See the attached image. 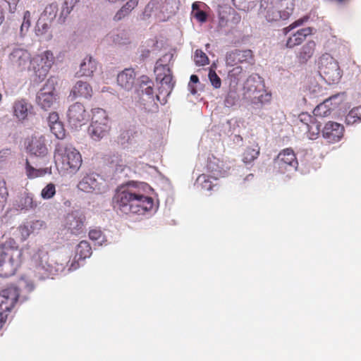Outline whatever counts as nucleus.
Returning a JSON list of instances; mask_svg holds the SVG:
<instances>
[{"label": "nucleus", "instance_id": "obj_1", "mask_svg": "<svg viewBox=\"0 0 361 361\" xmlns=\"http://www.w3.org/2000/svg\"><path fill=\"white\" fill-rule=\"evenodd\" d=\"M112 206L118 213L140 215L153 209L154 200L146 195L138 185L129 183L116 189Z\"/></svg>", "mask_w": 361, "mask_h": 361}, {"label": "nucleus", "instance_id": "obj_2", "mask_svg": "<svg viewBox=\"0 0 361 361\" xmlns=\"http://www.w3.org/2000/svg\"><path fill=\"white\" fill-rule=\"evenodd\" d=\"M56 164L61 170L68 173H75L82 164V157L80 152L71 145L63 141L56 144L54 150Z\"/></svg>", "mask_w": 361, "mask_h": 361}, {"label": "nucleus", "instance_id": "obj_3", "mask_svg": "<svg viewBox=\"0 0 361 361\" xmlns=\"http://www.w3.org/2000/svg\"><path fill=\"white\" fill-rule=\"evenodd\" d=\"M173 56L172 54H166L161 59H159L154 68V73L157 80H160L161 85L159 87V93L156 95L157 101L166 102L173 88L174 82L173 76L169 64H163V62L172 60Z\"/></svg>", "mask_w": 361, "mask_h": 361}, {"label": "nucleus", "instance_id": "obj_4", "mask_svg": "<svg viewBox=\"0 0 361 361\" xmlns=\"http://www.w3.org/2000/svg\"><path fill=\"white\" fill-rule=\"evenodd\" d=\"M54 61V54L49 50L44 51L31 59L30 67L34 72L33 80L35 82H41L46 78Z\"/></svg>", "mask_w": 361, "mask_h": 361}, {"label": "nucleus", "instance_id": "obj_5", "mask_svg": "<svg viewBox=\"0 0 361 361\" xmlns=\"http://www.w3.org/2000/svg\"><path fill=\"white\" fill-rule=\"evenodd\" d=\"M319 73L329 84L339 82L341 78V71L338 63L330 54H325L319 59Z\"/></svg>", "mask_w": 361, "mask_h": 361}, {"label": "nucleus", "instance_id": "obj_6", "mask_svg": "<svg viewBox=\"0 0 361 361\" xmlns=\"http://www.w3.org/2000/svg\"><path fill=\"white\" fill-rule=\"evenodd\" d=\"M1 276L8 277L15 274L20 263L21 251L13 247H1Z\"/></svg>", "mask_w": 361, "mask_h": 361}, {"label": "nucleus", "instance_id": "obj_7", "mask_svg": "<svg viewBox=\"0 0 361 361\" xmlns=\"http://www.w3.org/2000/svg\"><path fill=\"white\" fill-rule=\"evenodd\" d=\"M59 99L53 80L49 79L37 94V104L43 110L50 109Z\"/></svg>", "mask_w": 361, "mask_h": 361}, {"label": "nucleus", "instance_id": "obj_8", "mask_svg": "<svg viewBox=\"0 0 361 361\" xmlns=\"http://www.w3.org/2000/svg\"><path fill=\"white\" fill-rule=\"evenodd\" d=\"M296 125L310 140L316 139L320 133L321 125L314 116L307 113L299 114Z\"/></svg>", "mask_w": 361, "mask_h": 361}, {"label": "nucleus", "instance_id": "obj_9", "mask_svg": "<svg viewBox=\"0 0 361 361\" xmlns=\"http://www.w3.org/2000/svg\"><path fill=\"white\" fill-rule=\"evenodd\" d=\"M20 296V290L15 286H11L1 290V324L8 319L7 312H11L14 307Z\"/></svg>", "mask_w": 361, "mask_h": 361}, {"label": "nucleus", "instance_id": "obj_10", "mask_svg": "<svg viewBox=\"0 0 361 361\" xmlns=\"http://www.w3.org/2000/svg\"><path fill=\"white\" fill-rule=\"evenodd\" d=\"M67 116L70 126L75 129L85 125L89 118L85 106L79 102H76L69 107Z\"/></svg>", "mask_w": 361, "mask_h": 361}, {"label": "nucleus", "instance_id": "obj_11", "mask_svg": "<svg viewBox=\"0 0 361 361\" xmlns=\"http://www.w3.org/2000/svg\"><path fill=\"white\" fill-rule=\"evenodd\" d=\"M274 165L281 173L289 169H297L298 162L294 151L290 148L282 150L275 159Z\"/></svg>", "mask_w": 361, "mask_h": 361}, {"label": "nucleus", "instance_id": "obj_12", "mask_svg": "<svg viewBox=\"0 0 361 361\" xmlns=\"http://www.w3.org/2000/svg\"><path fill=\"white\" fill-rule=\"evenodd\" d=\"M85 214L80 211H72L65 219V227L73 235H79L83 232L85 221Z\"/></svg>", "mask_w": 361, "mask_h": 361}, {"label": "nucleus", "instance_id": "obj_13", "mask_svg": "<svg viewBox=\"0 0 361 361\" xmlns=\"http://www.w3.org/2000/svg\"><path fill=\"white\" fill-rule=\"evenodd\" d=\"M275 0H261L259 14L268 22H275L282 20V13L274 4Z\"/></svg>", "mask_w": 361, "mask_h": 361}, {"label": "nucleus", "instance_id": "obj_14", "mask_svg": "<svg viewBox=\"0 0 361 361\" xmlns=\"http://www.w3.org/2000/svg\"><path fill=\"white\" fill-rule=\"evenodd\" d=\"M26 149L32 155L39 157H45L49 151L45 136L42 135L32 136L26 146Z\"/></svg>", "mask_w": 361, "mask_h": 361}, {"label": "nucleus", "instance_id": "obj_15", "mask_svg": "<svg viewBox=\"0 0 361 361\" xmlns=\"http://www.w3.org/2000/svg\"><path fill=\"white\" fill-rule=\"evenodd\" d=\"M245 94L252 103H255L257 100V96L261 94L262 91H265L264 82L259 76H250L245 82Z\"/></svg>", "mask_w": 361, "mask_h": 361}, {"label": "nucleus", "instance_id": "obj_16", "mask_svg": "<svg viewBox=\"0 0 361 361\" xmlns=\"http://www.w3.org/2000/svg\"><path fill=\"white\" fill-rule=\"evenodd\" d=\"M344 127L343 125L329 121L323 128V137L328 140L329 142L334 143L340 141L343 136Z\"/></svg>", "mask_w": 361, "mask_h": 361}, {"label": "nucleus", "instance_id": "obj_17", "mask_svg": "<svg viewBox=\"0 0 361 361\" xmlns=\"http://www.w3.org/2000/svg\"><path fill=\"white\" fill-rule=\"evenodd\" d=\"M9 61L18 71H23L30 63V54L25 49H16L10 54Z\"/></svg>", "mask_w": 361, "mask_h": 361}, {"label": "nucleus", "instance_id": "obj_18", "mask_svg": "<svg viewBox=\"0 0 361 361\" xmlns=\"http://www.w3.org/2000/svg\"><path fill=\"white\" fill-rule=\"evenodd\" d=\"M337 99L338 96L334 95L330 97L329 98L324 100L322 103L317 105L313 111L314 117L329 116L331 112L338 106L339 103L334 102Z\"/></svg>", "mask_w": 361, "mask_h": 361}, {"label": "nucleus", "instance_id": "obj_19", "mask_svg": "<svg viewBox=\"0 0 361 361\" xmlns=\"http://www.w3.org/2000/svg\"><path fill=\"white\" fill-rule=\"evenodd\" d=\"M313 28L307 27L300 29L290 35L286 40V47L288 49H293L294 47L300 45L307 38V37L312 35Z\"/></svg>", "mask_w": 361, "mask_h": 361}, {"label": "nucleus", "instance_id": "obj_20", "mask_svg": "<svg viewBox=\"0 0 361 361\" xmlns=\"http://www.w3.org/2000/svg\"><path fill=\"white\" fill-rule=\"evenodd\" d=\"M110 129L109 123H97L92 121L88 128V133L92 140L99 141L108 135Z\"/></svg>", "mask_w": 361, "mask_h": 361}, {"label": "nucleus", "instance_id": "obj_21", "mask_svg": "<svg viewBox=\"0 0 361 361\" xmlns=\"http://www.w3.org/2000/svg\"><path fill=\"white\" fill-rule=\"evenodd\" d=\"M153 86L154 83L152 80L149 79L147 76H142L140 79V82L139 84L138 89L136 90V93L139 97L144 102L146 99H143L142 97L144 94L147 96L149 100L154 102L153 97Z\"/></svg>", "mask_w": 361, "mask_h": 361}, {"label": "nucleus", "instance_id": "obj_22", "mask_svg": "<svg viewBox=\"0 0 361 361\" xmlns=\"http://www.w3.org/2000/svg\"><path fill=\"white\" fill-rule=\"evenodd\" d=\"M135 79V73L132 68H126L117 76L118 84L125 90L132 89Z\"/></svg>", "mask_w": 361, "mask_h": 361}, {"label": "nucleus", "instance_id": "obj_23", "mask_svg": "<svg viewBox=\"0 0 361 361\" xmlns=\"http://www.w3.org/2000/svg\"><path fill=\"white\" fill-rule=\"evenodd\" d=\"M206 166L207 171L212 173L215 179L221 176L224 172L223 161L213 154L208 157Z\"/></svg>", "mask_w": 361, "mask_h": 361}, {"label": "nucleus", "instance_id": "obj_24", "mask_svg": "<svg viewBox=\"0 0 361 361\" xmlns=\"http://www.w3.org/2000/svg\"><path fill=\"white\" fill-rule=\"evenodd\" d=\"M316 43L313 40L307 42L297 53L296 57L299 63H306L313 56Z\"/></svg>", "mask_w": 361, "mask_h": 361}, {"label": "nucleus", "instance_id": "obj_25", "mask_svg": "<svg viewBox=\"0 0 361 361\" xmlns=\"http://www.w3.org/2000/svg\"><path fill=\"white\" fill-rule=\"evenodd\" d=\"M92 88L88 82L79 80L73 87L71 94L75 98L83 97L87 99L92 97Z\"/></svg>", "mask_w": 361, "mask_h": 361}, {"label": "nucleus", "instance_id": "obj_26", "mask_svg": "<svg viewBox=\"0 0 361 361\" xmlns=\"http://www.w3.org/2000/svg\"><path fill=\"white\" fill-rule=\"evenodd\" d=\"M97 69V62L90 56H87L80 63L78 76L90 77Z\"/></svg>", "mask_w": 361, "mask_h": 361}, {"label": "nucleus", "instance_id": "obj_27", "mask_svg": "<svg viewBox=\"0 0 361 361\" xmlns=\"http://www.w3.org/2000/svg\"><path fill=\"white\" fill-rule=\"evenodd\" d=\"M78 188L85 192H91L94 190H99V183L93 174L84 176L79 182Z\"/></svg>", "mask_w": 361, "mask_h": 361}, {"label": "nucleus", "instance_id": "obj_28", "mask_svg": "<svg viewBox=\"0 0 361 361\" xmlns=\"http://www.w3.org/2000/svg\"><path fill=\"white\" fill-rule=\"evenodd\" d=\"M17 207L20 210L27 211L35 209L37 203L34 200L33 194L25 191L17 204Z\"/></svg>", "mask_w": 361, "mask_h": 361}, {"label": "nucleus", "instance_id": "obj_29", "mask_svg": "<svg viewBox=\"0 0 361 361\" xmlns=\"http://www.w3.org/2000/svg\"><path fill=\"white\" fill-rule=\"evenodd\" d=\"M139 0L128 1L115 14L114 20L119 21L128 16L130 12L138 5Z\"/></svg>", "mask_w": 361, "mask_h": 361}, {"label": "nucleus", "instance_id": "obj_30", "mask_svg": "<svg viewBox=\"0 0 361 361\" xmlns=\"http://www.w3.org/2000/svg\"><path fill=\"white\" fill-rule=\"evenodd\" d=\"M260 152V147L257 142H254L251 146H248L243 154V161L245 163H251L256 159Z\"/></svg>", "mask_w": 361, "mask_h": 361}, {"label": "nucleus", "instance_id": "obj_31", "mask_svg": "<svg viewBox=\"0 0 361 361\" xmlns=\"http://www.w3.org/2000/svg\"><path fill=\"white\" fill-rule=\"evenodd\" d=\"M43 226V221L36 220L26 224L19 226V231L20 233L22 240H26L31 233L34 232L36 228H39Z\"/></svg>", "mask_w": 361, "mask_h": 361}, {"label": "nucleus", "instance_id": "obj_32", "mask_svg": "<svg viewBox=\"0 0 361 361\" xmlns=\"http://www.w3.org/2000/svg\"><path fill=\"white\" fill-rule=\"evenodd\" d=\"M277 6L282 13V20H287L293 12L295 0H280Z\"/></svg>", "mask_w": 361, "mask_h": 361}, {"label": "nucleus", "instance_id": "obj_33", "mask_svg": "<svg viewBox=\"0 0 361 361\" xmlns=\"http://www.w3.org/2000/svg\"><path fill=\"white\" fill-rule=\"evenodd\" d=\"M109 164L116 173H122L127 166V161L121 154H116L110 157Z\"/></svg>", "mask_w": 361, "mask_h": 361}, {"label": "nucleus", "instance_id": "obj_34", "mask_svg": "<svg viewBox=\"0 0 361 361\" xmlns=\"http://www.w3.org/2000/svg\"><path fill=\"white\" fill-rule=\"evenodd\" d=\"M28 104L25 100L21 99L14 104V114L19 120H25L28 114Z\"/></svg>", "mask_w": 361, "mask_h": 361}, {"label": "nucleus", "instance_id": "obj_35", "mask_svg": "<svg viewBox=\"0 0 361 361\" xmlns=\"http://www.w3.org/2000/svg\"><path fill=\"white\" fill-rule=\"evenodd\" d=\"M80 0H65L61 8L59 18L60 23H64L68 16L73 10L74 7L79 3Z\"/></svg>", "mask_w": 361, "mask_h": 361}, {"label": "nucleus", "instance_id": "obj_36", "mask_svg": "<svg viewBox=\"0 0 361 361\" xmlns=\"http://www.w3.org/2000/svg\"><path fill=\"white\" fill-rule=\"evenodd\" d=\"M245 76V73L243 68L236 66L228 71V79L231 83L237 85Z\"/></svg>", "mask_w": 361, "mask_h": 361}, {"label": "nucleus", "instance_id": "obj_37", "mask_svg": "<svg viewBox=\"0 0 361 361\" xmlns=\"http://www.w3.org/2000/svg\"><path fill=\"white\" fill-rule=\"evenodd\" d=\"M76 255L80 259H85L92 255V247L86 240H82L76 247Z\"/></svg>", "mask_w": 361, "mask_h": 361}, {"label": "nucleus", "instance_id": "obj_38", "mask_svg": "<svg viewBox=\"0 0 361 361\" xmlns=\"http://www.w3.org/2000/svg\"><path fill=\"white\" fill-rule=\"evenodd\" d=\"M361 121V105L353 108L345 116V123L348 125H353Z\"/></svg>", "mask_w": 361, "mask_h": 361}, {"label": "nucleus", "instance_id": "obj_39", "mask_svg": "<svg viewBox=\"0 0 361 361\" xmlns=\"http://www.w3.org/2000/svg\"><path fill=\"white\" fill-rule=\"evenodd\" d=\"M92 121L97 123H109V117L105 110L100 108L92 109Z\"/></svg>", "mask_w": 361, "mask_h": 361}, {"label": "nucleus", "instance_id": "obj_40", "mask_svg": "<svg viewBox=\"0 0 361 361\" xmlns=\"http://www.w3.org/2000/svg\"><path fill=\"white\" fill-rule=\"evenodd\" d=\"M25 173L29 178H35L44 175L46 171L44 169H35L30 165L28 159H26Z\"/></svg>", "mask_w": 361, "mask_h": 361}, {"label": "nucleus", "instance_id": "obj_41", "mask_svg": "<svg viewBox=\"0 0 361 361\" xmlns=\"http://www.w3.org/2000/svg\"><path fill=\"white\" fill-rule=\"evenodd\" d=\"M58 10V4L56 2H53L45 7L43 14L47 17V20L51 22L56 18Z\"/></svg>", "mask_w": 361, "mask_h": 361}, {"label": "nucleus", "instance_id": "obj_42", "mask_svg": "<svg viewBox=\"0 0 361 361\" xmlns=\"http://www.w3.org/2000/svg\"><path fill=\"white\" fill-rule=\"evenodd\" d=\"M51 132L59 140H63L66 137V130L62 122L55 123L49 126Z\"/></svg>", "mask_w": 361, "mask_h": 361}, {"label": "nucleus", "instance_id": "obj_43", "mask_svg": "<svg viewBox=\"0 0 361 361\" xmlns=\"http://www.w3.org/2000/svg\"><path fill=\"white\" fill-rule=\"evenodd\" d=\"M232 2L238 10L244 11H248L255 6L254 0H232Z\"/></svg>", "mask_w": 361, "mask_h": 361}, {"label": "nucleus", "instance_id": "obj_44", "mask_svg": "<svg viewBox=\"0 0 361 361\" xmlns=\"http://www.w3.org/2000/svg\"><path fill=\"white\" fill-rule=\"evenodd\" d=\"M194 61L197 66H205L209 62L208 56L201 49L195 51Z\"/></svg>", "mask_w": 361, "mask_h": 361}, {"label": "nucleus", "instance_id": "obj_45", "mask_svg": "<svg viewBox=\"0 0 361 361\" xmlns=\"http://www.w3.org/2000/svg\"><path fill=\"white\" fill-rule=\"evenodd\" d=\"M309 20V17L307 16H303L302 18H300L292 23H290L288 26L284 27L283 29V33L286 35H288L291 30L293 29L302 26L305 23H306Z\"/></svg>", "mask_w": 361, "mask_h": 361}, {"label": "nucleus", "instance_id": "obj_46", "mask_svg": "<svg viewBox=\"0 0 361 361\" xmlns=\"http://www.w3.org/2000/svg\"><path fill=\"white\" fill-rule=\"evenodd\" d=\"M236 51H237L239 63H243L244 62H250L251 60H252L253 54L250 49H245V50L236 49Z\"/></svg>", "mask_w": 361, "mask_h": 361}, {"label": "nucleus", "instance_id": "obj_47", "mask_svg": "<svg viewBox=\"0 0 361 361\" xmlns=\"http://www.w3.org/2000/svg\"><path fill=\"white\" fill-rule=\"evenodd\" d=\"M56 194V188L54 183L47 184L41 192V196L44 200L52 198Z\"/></svg>", "mask_w": 361, "mask_h": 361}, {"label": "nucleus", "instance_id": "obj_48", "mask_svg": "<svg viewBox=\"0 0 361 361\" xmlns=\"http://www.w3.org/2000/svg\"><path fill=\"white\" fill-rule=\"evenodd\" d=\"M239 99L238 93L234 90H230L224 100L225 105L228 107L234 106Z\"/></svg>", "mask_w": 361, "mask_h": 361}, {"label": "nucleus", "instance_id": "obj_49", "mask_svg": "<svg viewBox=\"0 0 361 361\" xmlns=\"http://www.w3.org/2000/svg\"><path fill=\"white\" fill-rule=\"evenodd\" d=\"M226 63L229 66H235L239 63L236 49L227 53L226 56Z\"/></svg>", "mask_w": 361, "mask_h": 361}, {"label": "nucleus", "instance_id": "obj_50", "mask_svg": "<svg viewBox=\"0 0 361 361\" xmlns=\"http://www.w3.org/2000/svg\"><path fill=\"white\" fill-rule=\"evenodd\" d=\"M209 79L210 82L212 83V86L218 89L221 85V80L219 76L216 74V73L213 71L210 70L208 75Z\"/></svg>", "mask_w": 361, "mask_h": 361}, {"label": "nucleus", "instance_id": "obj_51", "mask_svg": "<svg viewBox=\"0 0 361 361\" xmlns=\"http://www.w3.org/2000/svg\"><path fill=\"white\" fill-rule=\"evenodd\" d=\"M271 99V94L268 92L267 90L262 91L261 94L257 96V100L254 103L255 104H267L269 103Z\"/></svg>", "mask_w": 361, "mask_h": 361}, {"label": "nucleus", "instance_id": "obj_52", "mask_svg": "<svg viewBox=\"0 0 361 361\" xmlns=\"http://www.w3.org/2000/svg\"><path fill=\"white\" fill-rule=\"evenodd\" d=\"M89 237L92 240L102 241L104 238L103 233L99 228H92L89 231Z\"/></svg>", "mask_w": 361, "mask_h": 361}, {"label": "nucleus", "instance_id": "obj_53", "mask_svg": "<svg viewBox=\"0 0 361 361\" xmlns=\"http://www.w3.org/2000/svg\"><path fill=\"white\" fill-rule=\"evenodd\" d=\"M197 180L201 182L202 188L207 190H209L212 188V183L207 176L204 174L200 175L198 177Z\"/></svg>", "mask_w": 361, "mask_h": 361}, {"label": "nucleus", "instance_id": "obj_54", "mask_svg": "<svg viewBox=\"0 0 361 361\" xmlns=\"http://www.w3.org/2000/svg\"><path fill=\"white\" fill-rule=\"evenodd\" d=\"M131 135L132 132L130 130H123V132H121L118 137V142L121 145H124L125 143L129 142Z\"/></svg>", "mask_w": 361, "mask_h": 361}, {"label": "nucleus", "instance_id": "obj_55", "mask_svg": "<svg viewBox=\"0 0 361 361\" xmlns=\"http://www.w3.org/2000/svg\"><path fill=\"white\" fill-rule=\"evenodd\" d=\"M49 28V25L47 23L39 21L37 24L36 32L38 35L45 34Z\"/></svg>", "mask_w": 361, "mask_h": 361}, {"label": "nucleus", "instance_id": "obj_56", "mask_svg": "<svg viewBox=\"0 0 361 361\" xmlns=\"http://www.w3.org/2000/svg\"><path fill=\"white\" fill-rule=\"evenodd\" d=\"M61 122L59 119V116L58 113L54 111L49 114V116L47 117V123L49 127L54 125L55 123H59Z\"/></svg>", "mask_w": 361, "mask_h": 361}, {"label": "nucleus", "instance_id": "obj_57", "mask_svg": "<svg viewBox=\"0 0 361 361\" xmlns=\"http://www.w3.org/2000/svg\"><path fill=\"white\" fill-rule=\"evenodd\" d=\"M30 11H26L25 13H24V16H23V22L21 25V30L23 29V27H26V28H28L30 25Z\"/></svg>", "mask_w": 361, "mask_h": 361}, {"label": "nucleus", "instance_id": "obj_58", "mask_svg": "<svg viewBox=\"0 0 361 361\" xmlns=\"http://www.w3.org/2000/svg\"><path fill=\"white\" fill-rule=\"evenodd\" d=\"M195 17L198 21L204 23L207 20V16L204 11L198 10L195 12Z\"/></svg>", "mask_w": 361, "mask_h": 361}, {"label": "nucleus", "instance_id": "obj_59", "mask_svg": "<svg viewBox=\"0 0 361 361\" xmlns=\"http://www.w3.org/2000/svg\"><path fill=\"white\" fill-rule=\"evenodd\" d=\"M4 1L8 5L10 12L13 13L16 11L17 4L20 0H4Z\"/></svg>", "mask_w": 361, "mask_h": 361}, {"label": "nucleus", "instance_id": "obj_60", "mask_svg": "<svg viewBox=\"0 0 361 361\" xmlns=\"http://www.w3.org/2000/svg\"><path fill=\"white\" fill-rule=\"evenodd\" d=\"M128 37H125L124 39H119V36L117 35L116 38H114V42L118 44H126L128 42Z\"/></svg>", "mask_w": 361, "mask_h": 361}, {"label": "nucleus", "instance_id": "obj_61", "mask_svg": "<svg viewBox=\"0 0 361 361\" xmlns=\"http://www.w3.org/2000/svg\"><path fill=\"white\" fill-rule=\"evenodd\" d=\"M190 82L192 83H197L199 82V78L196 75H192L190 76Z\"/></svg>", "mask_w": 361, "mask_h": 361}, {"label": "nucleus", "instance_id": "obj_62", "mask_svg": "<svg viewBox=\"0 0 361 361\" xmlns=\"http://www.w3.org/2000/svg\"><path fill=\"white\" fill-rule=\"evenodd\" d=\"M192 8L193 11L197 10V11L198 10H200L199 9V5H198L197 2L193 3L192 5Z\"/></svg>", "mask_w": 361, "mask_h": 361}, {"label": "nucleus", "instance_id": "obj_63", "mask_svg": "<svg viewBox=\"0 0 361 361\" xmlns=\"http://www.w3.org/2000/svg\"><path fill=\"white\" fill-rule=\"evenodd\" d=\"M355 66L359 71V74H357L356 77L357 78L358 80H361V67L359 66Z\"/></svg>", "mask_w": 361, "mask_h": 361}, {"label": "nucleus", "instance_id": "obj_64", "mask_svg": "<svg viewBox=\"0 0 361 361\" xmlns=\"http://www.w3.org/2000/svg\"><path fill=\"white\" fill-rule=\"evenodd\" d=\"M5 190H6L5 195L1 196V197H5V198L6 199V198H7V197L8 196V188H7V187H5Z\"/></svg>", "mask_w": 361, "mask_h": 361}]
</instances>
